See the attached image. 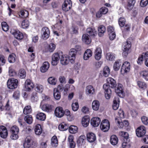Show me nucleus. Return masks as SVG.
<instances>
[{"mask_svg": "<svg viewBox=\"0 0 148 148\" xmlns=\"http://www.w3.org/2000/svg\"><path fill=\"white\" fill-rule=\"evenodd\" d=\"M108 84H104L103 88L105 90V96L107 99H109L110 97L111 90L110 87L112 88H115L116 86V81L112 78L107 79Z\"/></svg>", "mask_w": 148, "mask_h": 148, "instance_id": "f257e3e1", "label": "nucleus"}, {"mask_svg": "<svg viewBox=\"0 0 148 148\" xmlns=\"http://www.w3.org/2000/svg\"><path fill=\"white\" fill-rule=\"evenodd\" d=\"M8 88L10 89H13L17 88L18 84V81L14 78L9 79L7 82Z\"/></svg>", "mask_w": 148, "mask_h": 148, "instance_id": "f03ea898", "label": "nucleus"}, {"mask_svg": "<svg viewBox=\"0 0 148 148\" xmlns=\"http://www.w3.org/2000/svg\"><path fill=\"white\" fill-rule=\"evenodd\" d=\"M100 127L101 130L103 132L108 131L110 127V124L109 121L106 119L103 120L101 123Z\"/></svg>", "mask_w": 148, "mask_h": 148, "instance_id": "7ed1b4c3", "label": "nucleus"}, {"mask_svg": "<svg viewBox=\"0 0 148 148\" xmlns=\"http://www.w3.org/2000/svg\"><path fill=\"white\" fill-rule=\"evenodd\" d=\"M50 33V31L48 27H43L41 31L42 38L45 40L47 39L49 37Z\"/></svg>", "mask_w": 148, "mask_h": 148, "instance_id": "20e7f679", "label": "nucleus"}, {"mask_svg": "<svg viewBox=\"0 0 148 148\" xmlns=\"http://www.w3.org/2000/svg\"><path fill=\"white\" fill-rule=\"evenodd\" d=\"M146 131L145 127L141 125L138 127L136 130V133L138 137H141L143 136L146 134Z\"/></svg>", "mask_w": 148, "mask_h": 148, "instance_id": "39448f33", "label": "nucleus"}, {"mask_svg": "<svg viewBox=\"0 0 148 148\" xmlns=\"http://www.w3.org/2000/svg\"><path fill=\"white\" fill-rule=\"evenodd\" d=\"M11 33L18 40H22L23 38V34L18 30L12 29L11 31Z\"/></svg>", "mask_w": 148, "mask_h": 148, "instance_id": "423d86ee", "label": "nucleus"}, {"mask_svg": "<svg viewBox=\"0 0 148 148\" xmlns=\"http://www.w3.org/2000/svg\"><path fill=\"white\" fill-rule=\"evenodd\" d=\"M72 5L70 0H65L62 5V9L65 11H67L71 8Z\"/></svg>", "mask_w": 148, "mask_h": 148, "instance_id": "0eeeda50", "label": "nucleus"}, {"mask_svg": "<svg viewBox=\"0 0 148 148\" xmlns=\"http://www.w3.org/2000/svg\"><path fill=\"white\" fill-rule=\"evenodd\" d=\"M130 64L128 62H125L123 64L121 69V72L127 73L130 71Z\"/></svg>", "mask_w": 148, "mask_h": 148, "instance_id": "6e6552de", "label": "nucleus"}, {"mask_svg": "<svg viewBox=\"0 0 148 148\" xmlns=\"http://www.w3.org/2000/svg\"><path fill=\"white\" fill-rule=\"evenodd\" d=\"M64 113L62 108L60 107H57L55 111V114L57 117L61 118L63 116Z\"/></svg>", "mask_w": 148, "mask_h": 148, "instance_id": "1a4fd4ad", "label": "nucleus"}, {"mask_svg": "<svg viewBox=\"0 0 148 148\" xmlns=\"http://www.w3.org/2000/svg\"><path fill=\"white\" fill-rule=\"evenodd\" d=\"M76 53L74 48H72L70 49L69 52V57L70 58V61L71 63H74Z\"/></svg>", "mask_w": 148, "mask_h": 148, "instance_id": "9d476101", "label": "nucleus"}, {"mask_svg": "<svg viewBox=\"0 0 148 148\" xmlns=\"http://www.w3.org/2000/svg\"><path fill=\"white\" fill-rule=\"evenodd\" d=\"M86 32L89 36L94 37L97 34L96 30L94 28L89 27L86 30Z\"/></svg>", "mask_w": 148, "mask_h": 148, "instance_id": "9b49d317", "label": "nucleus"}, {"mask_svg": "<svg viewBox=\"0 0 148 148\" xmlns=\"http://www.w3.org/2000/svg\"><path fill=\"white\" fill-rule=\"evenodd\" d=\"M8 135V131L6 127L3 126H0V136L3 138H6Z\"/></svg>", "mask_w": 148, "mask_h": 148, "instance_id": "f8f14e48", "label": "nucleus"}, {"mask_svg": "<svg viewBox=\"0 0 148 148\" xmlns=\"http://www.w3.org/2000/svg\"><path fill=\"white\" fill-rule=\"evenodd\" d=\"M115 92L118 94L119 96L121 97H123L124 96L123 86L121 84H119L117 87V88L115 90Z\"/></svg>", "mask_w": 148, "mask_h": 148, "instance_id": "ddd939ff", "label": "nucleus"}, {"mask_svg": "<svg viewBox=\"0 0 148 148\" xmlns=\"http://www.w3.org/2000/svg\"><path fill=\"white\" fill-rule=\"evenodd\" d=\"M60 58V56L58 53H54L52 57V64L53 66L56 65L58 63Z\"/></svg>", "mask_w": 148, "mask_h": 148, "instance_id": "4468645a", "label": "nucleus"}, {"mask_svg": "<svg viewBox=\"0 0 148 148\" xmlns=\"http://www.w3.org/2000/svg\"><path fill=\"white\" fill-rule=\"evenodd\" d=\"M34 87L33 83L29 79H27L25 82V87L26 90L30 91Z\"/></svg>", "mask_w": 148, "mask_h": 148, "instance_id": "2eb2a0df", "label": "nucleus"}, {"mask_svg": "<svg viewBox=\"0 0 148 148\" xmlns=\"http://www.w3.org/2000/svg\"><path fill=\"white\" fill-rule=\"evenodd\" d=\"M70 58L66 55H62L60 58V61L61 64L63 65H66L69 62Z\"/></svg>", "mask_w": 148, "mask_h": 148, "instance_id": "dca6fc26", "label": "nucleus"}, {"mask_svg": "<svg viewBox=\"0 0 148 148\" xmlns=\"http://www.w3.org/2000/svg\"><path fill=\"white\" fill-rule=\"evenodd\" d=\"M101 122L100 119L98 117H93L91 120V124L93 127H98Z\"/></svg>", "mask_w": 148, "mask_h": 148, "instance_id": "f3484780", "label": "nucleus"}, {"mask_svg": "<svg viewBox=\"0 0 148 148\" xmlns=\"http://www.w3.org/2000/svg\"><path fill=\"white\" fill-rule=\"evenodd\" d=\"M88 141L90 143L94 142L96 140V137L95 134L92 132H89L86 135Z\"/></svg>", "mask_w": 148, "mask_h": 148, "instance_id": "a211bd4d", "label": "nucleus"}, {"mask_svg": "<svg viewBox=\"0 0 148 148\" xmlns=\"http://www.w3.org/2000/svg\"><path fill=\"white\" fill-rule=\"evenodd\" d=\"M102 51L100 48H97L95 50V57L97 60L100 59L101 57Z\"/></svg>", "mask_w": 148, "mask_h": 148, "instance_id": "6ab92c4d", "label": "nucleus"}, {"mask_svg": "<svg viewBox=\"0 0 148 148\" xmlns=\"http://www.w3.org/2000/svg\"><path fill=\"white\" fill-rule=\"evenodd\" d=\"M31 140V138L29 136H27L23 144L24 148H29L31 147L32 144Z\"/></svg>", "mask_w": 148, "mask_h": 148, "instance_id": "aec40b11", "label": "nucleus"}, {"mask_svg": "<svg viewBox=\"0 0 148 148\" xmlns=\"http://www.w3.org/2000/svg\"><path fill=\"white\" fill-rule=\"evenodd\" d=\"M49 67V64L48 62H44L41 67L40 70L42 72L45 73L47 71Z\"/></svg>", "mask_w": 148, "mask_h": 148, "instance_id": "412c9836", "label": "nucleus"}, {"mask_svg": "<svg viewBox=\"0 0 148 148\" xmlns=\"http://www.w3.org/2000/svg\"><path fill=\"white\" fill-rule=\"evenodd\" d=\"M148 52L145 53H143L142 55L138 58L137 61V63L138 64H141L142 62L144 59L146 60V59H148Z\"/></svg>", "mask_w": 148, "mask_h": 148, "instance_id": "4be33fe9", "label": "nucleus"}, {"mask_svg": "<svg viewBox=\"0 0 148 148\" xmlns=\"http://www.w3.org/2000/svg\"><path fill=\"white\" fill-rule=\"evenodd\" d=\"M69 125L66 123L63 122L60 124L58 126L59 129L62 131L66 130L69 127Z\"/></svg>", "mask_w": 148, "mask_h": 148, "instance_id": "5701e85b", "label": "nucleus"}, {"mask_svg": "<svg viewBox=\"0 0 148 148\" xmlns=\"http://www.w3.org/2000/svg\"><path fill=\"white\" fill-rule=\"evenodd\" d=\"M89 121L90 119L88 116H84L82 119V125L84 127H87L88 125Z\"/></svg>", "mask_w": 148, "mask_h": 148, "instance_id": "b1692460", "label": "nucleus"}, {"mask_svg": "<svg viewBox=\"0 0 148 148\" xmlns=\"http://www.w3.org/2000/svg\"><path fill=\"white\" fill-rule=\"evenodd\" d=\"M92 55V52L90 49H87L85 51L84 56V58L85 60H88Z\"/></svg>", "mask_w": 148, "mask_h": 148, "instance_id": "393cba45", "label": "nucleus"}, {"mask_svg": "<svg viewBox=\"0 0 148 148\" xmlns=\"http://www.w3.org/2000/svg\"><path fill=\"white\" fill-rule=\"evenodd\" d=\"M119 98L118 97H115L113 100V103L112 106L114 110H116L117 109L119 106Z\"/></svg>", "mask_w": 148, "mask_h": 148, "instance_id": "a878e982", "label": "nucleus"}, {"mask_svg": "<svg viewBox=\"0 0 148 148\" xmlns=\"http://www.w3.org/2000/svg\"><path fill=\"white\" fill-rule=\"evenodd\" d=\"M110 70L109 67L106 66L103 69L102 74L103 76L107 77L110 74Z\"/></svg>", "mask_w": 148, "mask_h": 148, "instance_id": "bb28decb", "label": "nucleus"}, {"mask_svg": "<svg viewBox=\"0 0 148 148\" xmlns=\"http://www.w3.org/2000/svg\"><path fill=\"white\" fill-rule=\"evenodd\" d=\"M87 34H84L83 35L82 37L83 42L87 44H90L91 41L89 38Z\"/></svg>", "mask_w": 148, "mask_h": 148, "instance_id": "cd10ccee", "label": "nucleus"}, {"mask_svg": "<svg viewBox=\"0 0 148 148\" xmlns=\"http://www.w3.org/2000/svg\"><path fill=\"white\" fill-rule=\"evenodd\" d=\"M99 103L98 101L94 100L92 103V107L94 110L97 111L99 108Z\"/></svg>", "mask_w": 148, "mask_h": 148, "instance_id": "c85d7f7f", "label": "nucleus"}, {"mask_svg": "<svg viewBox=\"0 0 148 148\" xmlns=\"http://www.w3.org/2000/svg\"><path fill=\"white\" fill-rule=\"evenodd\" d=\"M118 141L117 137L115 135H112L110 138V142L113 145H115L118 143Z\"/></svg>", "mask_w": 148, "mask_h": 148, "instance_id": "c756f323", "label": "nucleus"}, {"mask_svg": "<svg viewBox=\"0 0 148 148\" xmlns=\"http://www.w3.org/2000/svg\"><path fill=\"white\" fill-rule=\"evenodd\" d=\"M36 118L40 120L44 121L46 118L45 114L43 113L40 112L36 115Z\"/></svg>", "mask_w": 148, "mask_h": 148, "instance_id": "7c9ffc66", "label": "nucleus"}, {"mask_svg": "<svg viewBox=\"0 0 148 148\" xmlns=\"http://www.w3.org/2000/svg\"><path fill=\"white\" fill-rule=\"evenodd\" d=\"M35 89L37 92L41 93L43 90L44 87L42 85L36 84L35 86Z\"/></svg>", "mask_w": 148, "mask_h": 148, "instance_id": "2f4dec72", "label": "nucleus"}, {"mask_svg": "<svg viewBox=\"0 0 148 148\" xmlns=\"http://www.w3.org/2000/svg\"><path fill=\"white\" fill-rule=\"evenodd\" d=\"M35 132L37 135H40L42 133V130L41 126L40 124H37L35 126Z\"/></svg>", "mask_w": 148, "mask_h": 148, "instance_id": "473e14b6", "label": "nucleus"}, {"mask_svg": "<svg viewBox=\"0 0 148 148\" xmlns=\"http://www.w3.org/2000/svg\"><path fill=\"white\" fill-rule=\"evenodd\" d=\"M99 32L98 35L99 36H103V34L106 31V28L105 26L103 25L100 26L98 28Z\"/></svg>", "mask_w": 148, "mask_h": 148, "instance_id": "72a5a7b5", "label": "nucleus"}, {"mask_svg": "<svg viewBox=\"0 0 148 148\" xmlns=\"http://www.w3.org/2000/svg\"><path fill=\"white\" fill-rule=\"evenodd\" d=\"M140 75L146 81H148V71L146 70L143 71L140 73Z\"/></svg>", "mask_w": 148, "mask_h": 148, "instance_id": "f704fd0d", "label": "nucleus"}, {"mask_svg": "<svg viewBox=\"0 0 148 148\" xmlns=\"http://www.w3.org/2000/svg\"><path fill=\"white\" fill-rule=\"evenodd\" d=\"M121 64V62L120 60L116 61L114 64L113 68L115 71H117L120 68Z\"/></svg>", "mask_w": 148, "mask_h": 148, "instance_id": "c9c22d12", "label": "nucleus"}, {"mask_svg": "<svg viewBox=\"0 0 148 148\" xmlns=\"http://www.w3.org/2000/svg\"><path fill=\"white\" fill-rule=\"evenodd\" d=\"M135 0H129L127 5V8L129 10L132 9L135 3Z\"/></svg>", "mask_w": 148, "mask_h": 148, "instance_id": "e433bc0d", "label": "nucleus"}, {"mask_svg": "<svg viewBox=\"0 0 148 148\" xmlns=\"http://www.w3.org/2000/svg\"><path fill=\"white\" fill-rule=\"evenodd\" d=\"M53 96L54 98L56 100H59L61 97L60 93L59 91H58L56 89H54Z\"/></svg>", "mask_w": 148, "mask_h": 148, "instance_id": "4c0bfd02", "label": "nucleus"}, {"mask_svg": "<svg viewBox=\"0 0 148 148\" xmlns=\"http://www.w3.org/2000/svg\"><path fill=\"white\" fill-rule=\"evenodd\" d=\"M69 132L71 134H75L78 131V128L75 126L72 125L69 127Z\"/></svg>", "mask_w": 148, "mask_h": 148, "instance_id": "58836bf2", "label": "nucleus"}, {"mask_svg": "<svg viewBox=\"0 0 148 148\" xmlns=\"http://www.w3.org/2000/svg\"><path fill=\"white\" fill-rule=\"evenodd\" d=\"M122 144V147L123 148H129L130 147L131 145L130 142V140L127 139L125 141L123 140Z\"/></svg>", "mask_w": 148, "mask_h": 148, "instance_id": "ea45409f", "label": "nucleus"}, {"mask_svg": "<svg viewBox=\"0 0 148 148\" xmlns=\"http://www.w3.org/2000/svg\"><path fill=\"white\" fill-rule=\"evenodd\" d=\"M41 108L44 111L49 112L51 110L52 106L48 104H44L42 107Z\"/></svg>", "mask_w": 148, "mask_h": 148, "instance_id": "a19ab883", "label": "nucleus"}, {"mask_svg": "<svg viewBox=\"0 0 148 148\" xmlns=\"http://www.w3.org/2000/svg\"><path fill=\"white\" fill-rule=\"evenodd\" d=\"M131 42L130 41H127L123 43L122 45V49L130 50L131 47Z\"/></svg>", "mask_w": 148, "mask_h": 148, "instance_id": "79ce46f5", "label": "nucleus"}, {"mask_svg": "<svg viewBox=\"0 0 148 148\" xmlns=\"http://www.w3.org/2000/svg\"><path fill=\"white\" fill-rule=\"evenodd\" d=\"M32 111L31 106H28L25 107L23 109V112L25 114L27 115L31 113Z\"/></svg>", "mask_w": 148, "mask_h": 148, "instance_id": "37998d69", "label": "nucleus"}, {"mask_svg": "<svg viewBox=\"0 0 148 148\" xmlns=\"http://www.w3.org/2000/svg\"><path fill=\"white\" fill-rule=\"evenodd\" d=\"M86 92L89 94H93L95 92V90L91 86H88L86 88Z\"/></svg>", "mask_w": 148, "mask_h": 148, "instance_id": "c03bdc74", "label": "nucleus"}, {"mask_svg": "<svg viewBox=\"0 0 148 148\" xmlns=\"http://www.w3.org/2000/svg\"><path fill=\"white\" fill-rule=\"evenodd\" d=\"M51 145L53 147H56L58 145V140L56 136H53L51 140Z\"/></svg>", "mask_w": 148, "mask_h": 148, "instance_id": "a18cd8bd", "label": "nucleus"}, {"mask_svg": "<svg viewBox=\"0 0 148 148\" xmlns=\"http://www.w3.org/2000/svg\"><path fill=\"white\" fill-rule=\"evenodd\" d=\"M119 134L120 136L123 137V140L125 141V140L129 139V135L127 132L121 131L119 132Z\"/></svg>", "mask_w": 148, "mask_h": 148, "instance_id": "49530a36", "label": "nucleus"}, {"mask_svg": "<svg viewBox=\"0 0 148 148\" xmlns=\"http://www.w3.org/2000/svg\"><path fill=\"white\" fill-rule=\"evenodd\" d=\"M18 75L21 78H24L26 76V73L25 71L23 69H21L19 71Z\"/></svg>", "mask_w": 148, "mask_h": 148, "instance_id": "de8ad7c7", "label": "nucleus"}, {"mask_svg": "<svg viewBox=\"0 0 148 148\" xmlns=\"http://www.w3.org/2000/svg\"><path fill=\"white\" fill-rule=\"evenodd\" d=\"M24 120L26 123L29 124H31L33 121L32 118L30 115L26 116L24 118Z\"/></svg>", "mask_w": 148, "mask_h": 148, "instance_id": "09e8293b", "label": "nucleus"}, {"mask_svg": "<svg viewBox=\"0 0 148 148\" xmlns=\"http://www.w3.org/2000/svg\"><path fill=\"white\" fill-rule=\"evenodd\" d=\"M16 56L14 54L9 55L8 58V60L10 63H14L16 61Z\"/></svg>", "mask_w": 148, "mask_h": 148, "instance_id": "8fccbe9b", "label": "nucleus"}, {"mask_svg": "<svg viewBox=\"0 0 148 148\" xmlns=\"http://www.w3.org/2000/svg\"><path fill=\"white\" fill-rule=\"evenodd\" d=\"M55 48L56 45L53 43H50L47 47L48 51L50 52H53Z\"/></svg>", "mask_w": 148, "mask_h": 148, "instance_id": "3c124183", "label": "nucleus"}, {"mask_svg": "<svg viewBox=\"0 0 148 148\" xmlns=\"http://www.w3.org/2000/svg\"><path fill=\"white\" fill-rule=\"evenodd\" d=\"M106 57L108 60H112L114 59L115 56L114 54L112 53H107Z\"/></svg>", "mask_w": 148, "mask_h": 148, "instance_id": "603ef678", "label": "nucleus"}, {"mask_svg": "<svg viewBox=\"0 0 148 148\" xmlns=\"http://www.w3.org/2000/svg\"><path fill=\"white\" fill-rule=\"evenodd\" d=\"M119 117H116L115 118V122L117 123L118 124V126L119 128H122L124 126L123 125V122L122 121L121 119H118Z\"/></svg>", "mask_w": 148, "mask_h": 148, "instance_id": "864d4df0", "label": "nucleus"}, {"mask_svg": "<svg viewBox=\"0 0 148 148\" xmlns=\"http://www.w3.org/2000/svg\"><path fill=\"white\" fill-rule=\"evenodd\" d=\"M137 84L139 87L143 89H145L146 88L147 85L144 82L138 81L137 82Z\"/></svg>", "mask_w": 148, "mask_h": 148, "instance_id": "5fc2aeb1", "label": "nucleus"}, {"mask_svg": "<svg viewBox=\"0 0 148 148\" xmlns=\"http://www.w3.org/2000/svg\"><path fill=\"white\" fill-rule=\"evenodd\" d=\"M125 19L123 17L120 18L119 20V23L121 27H123L125 25Z\"/></svg>", "mask_w": 148, "mask_h": 148, "instance_id": "6e6d98bb", "label": "nucleus"}, {"mask_svg": "<svg viewBox=\"0 0 148 148\" xmlns=\"http://www.w3.org/2000/svg\"><path fill=\"white\" fill-rule=\"evenodd\" d=\"M2 27L3 30L5 32L7 31L9 29V27L7 23L3 22L1 23Z\"/></svg>", "mask_w": 148, "mask_h": 148, "instance_id": "4d7b16f0", "label": "nucleus"}, {"mask_svg": "<svg viewBox=\"0 0 148 148\" xmlns=\"http://www.w3.org/2000/svg\"><path fill=\"white\" fill-rule=\"evenodd\" d=\"M48 83L51 85H55L56 84V80L54 77H50L48 79Z\"/></svg>", "mask_w": 148, "mask_h": 148, "instance_id": "13d9d810", "label": "nucleus"}, {"mask_svg": "<svg viewBox=\"0 0 148 148\" xmlns=\"http://www.w3.org/2000/svg\"><path fill=\"white\" fill-rule=\"evenodd\" d=\"M29 26V22L27 20L23 21L21 23V27L23 29L27 28Z\"/></svg>", "mask_w": 148, "mask_h": 148, "instance_id": "bf43d9fd", "label": "nucleus"}, {"mask_svg": "<svg viewBox=\"0 0 148 148\" xmlns=\"http://www.w3.org/2000/svg\"><path fill=\"white\" fill-rule=\"evenodd\" d=\"M36 92H34L32 94L31 97V100L32 102L37 101L38 100V97L37 95Z\"/></svg>", "mask_w": 148, "mask_h": 148, "instance_id": "052dcab7", "label": "nucleus"}, {"mask_svg": "<svg viewBox=\"0 0 148 148\" xmlns=\"http://www.w3.org/2000/svg\"><path fill=\"white\" fill-rule=\"evenodd\" d=\"M9 75L11 76H14L16 75V73L13 69L12 66H10L9 68Z\"/></svg>", "mask_w": 148, "mask_h": 148, "instance_id": "680f3d73", "label": "nucleus"}, {"mask_svg": "<svg viewBox=\"0 0 148 148\" xmlns=\"http://www.w3.org/2000/svg\"><path fill=\"white\" fill-rule=\"evenodd\" d=\"M11 131L12 133H18L19 131V128L17 126H14L11 128Z\"/></svg>", "mask_w": 148, "mask_h": 148, "instance_id": "e2e57ef3", "label": "nucleus"}, {"mask_svg": "<svg viewBox=\"0 0 148 148\" xmlns=\"http://www.w3.org/2000/svg\"><path fill=\"white\" fill-rule=\"evenodd\" d=\"M72 107L73 111H75L77 110L79 108L78 102L73 103L72 105Z\"/></svg>", "mask_w": 148, "mask_h": 148, "instance_id": "0e129e2a", "label": "nucleus"}, {"mask_svg": "<svg viewBox=\"0 0 148 148\" xmlns=\"http://www.w3.org/2000/svg\"><path fill=\"white\" fill-rule=\"evenodd\" d=\"M21 15L22 16L26 18L28 17L29 15L28 12L26 10H23L20 12Z\"/></svg>", "mask_w": 148, "mask_h": 148, "instance_id": "69168bd1", "label": "nucleus"}, {"mask_svg": "<svg viewBox=\"0 0 148 148\" xmlns=\"http://www.w3.org/2000/svg\"><path fill=\"white\" fill-rule=\"evenodd\" d=\"M119 117L118 119H122L124 118V113L123 111L121 110H119L118 112V116H116V117Z\"/></svg>", "mask_w": 148, "mask_h": 148, "instance_id": "338daca9", "label": "nucleus"}, {"mask_svg": "<svg viewBox=\"0 0 148 148\" xmlns=\"http://www.w3.org/2000/svg\"><path fill=\"white\" fill-rule=\"evenodd\" d=\"M143 123L145 125H148V119L145 116H143L141 118Z\"/></svg>", "mask_w": 148, "mask_h": 148, "instance_id": "774afa93", "label": "nucleus"}]
</instances>
